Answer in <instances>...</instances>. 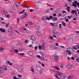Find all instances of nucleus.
I'll return each mask as SVG.
<instances>
[{
  "instance_id": "4be33fe9",
  "label": "nucleus",
  "mask_w": 79,
  "mask_h": 79,
  "mask_svg": "<svg viewBox=\"0 0 79 79\" xmlns=\"http://www.w3.org/2000/svg\"><path fill=\"white\" fill-rule=\"evenodd\" d=\"M56 35H61V33L60 32H57V33H56Z\"/></svg>"
},
{
  "instance_id": "f3484780",
  "label": "nucleus",
  "mask_w": 79,
  "mask_h": 79,
  "mask_svg": "<svg viewBox=\"0 0 79 79\" xmlns=\"http://www.w3.org/2000/svg\"><path fill=\"white\" fill-rule=\"evenodd\" d=\"M1 12L2 13H4V14H5L6 15V14H7V12L6 11V10H3L2 11H1Z\"/></svg>"
},
{
  "instance_id": "8fccbe9b",
  "label": "nucleus",
  "mask_w": 79,
  "mask_h": 79,
  "mask_svg": "<svg viewBox=\"0 0 79 79\" xmlns=\"http://www.w3.org/2000/svg\"><path fill=\"white\" fill-rule=\"evenodd\" d=\"M15 32H16V33L18 34H19V32L18 31V30H15Z\"/></svg>"
},
{
  "instance_id": "bb28decb",
  "label": "nucleus",
  "mask_w": 79,
  "mask_h": 79,
  "mask_svg": "<svg viewBox=\"0 0 79 79\" xmlns=\"http://www.w3.org/2000/svg\"><path fill=\"white\" fill-rule=\"evenodd\" d=\"M52 32H53V34H56V33L57 32V31H56V30H53L52 31Z\"/></svg>"
},
{
  "instance_id": "a19ab883",
  "label": "nucleus",
  "mask_w": 79,
  "mask_h": 79,
  "mask_svg": "<svg viewBox=\"0 0 79 79\" xmlns=\"http://www.w3.org/2000/svg\"><path fill=\"white\" fill-rule=\"evenodd\" d=\"M72 48L73 49H74V50H77V48H76L74 46L72 47Z\"/></svg>"
},
{
  "instance_id": "4d7b16f0",
  "label": "nucleus",
  "mask_w": 79,
  "mask_h": 79,
  "mask_svg": "<svg viewBox=\"0 0 79 79\" xmlns=\"http://www.w3.org/2000/svg\"><path fill=\"white\" fill-rule=\"evenodd\" d=\"M71 48H67V49L70 52V51H71Z\"/></svg>"
},
{
  "instance_id": "7c9ffc66",
  "label": "nucleus",
  "mask_w": 79,
  "mask_h": 79,
  "mask_svg": "<svg viewBox=\"0 0 79 79\" xmlns=\"http://www.w3.org/2000/svg\"><path fill=\"white\" fill-rule=\"evenodd\" d=\"M23 7H24L25 8H28L29 7H27V5H25L24 6H22Z\"/></svg>"
},
{
  "instance_id": "f704fd0d",
  "label": "nucleus",
  "mask_w": 79,
  "mask_h": 79,
  "mask_svg": "<svg viewBox=\"0 0 79 79\" xmlns=\"http://www.w3.org/2000/svg\"><path fill=\"white\" fill-rule=\"evenodd\" d=\"M24 17L25 18H26V17L27 16V13L25 12L24 13Z\"/></svg>"
},
{
  "instance_id": "052dcab7",
  "label": "nucleus",
  "mask_w": 79,
  "mask_h": 79,
  "mask_svg": "<svg viewBox=\"0 0 79 79\" xmlns=\"http://www.w3.org/2000/svg\"><path fill=\"white\" fill-rule=\"evenodd\" d=\"M24 50V48H21L20 50H19V51H23V50Z\"/></svg>"
},
{
  "instance_id": "79ce46f5",
  "label": "nucleus",
  "mask_w": 79,
  "mask_h": 79,
  "mask_svg": "<svg viewBox=\"0 0 79 79\" xmlns=\"http://www.w3.org/2000/svg\"><path fill=\"white\" fill-rule=\"evenodd\" d=\"M18 77H20V78H21L22 77V76L21 75H18L17 76Z\"/></svg>"
},
{
  "instance_id": "680f3d73",
  "label": "nucleus",
  "mask_w": 79,
  "mask_h": 79,
  "mask_svg": "<svg viewBox=\"0 0 79 79\" xmlns=\"http://www.w3.org/2000/svg\"><path fill=\"white\" fill-rule=\"evenodd\" d=\"M50 39L51 40H52V39H53V37L52 36H50Z\"/></svg>"
},
{
  "instance_id": "774afa93",
  "label": "nucleus",
  "mask_w": 79,
  "mask_h": 79,
  "mask_svg": "<svg viewBox=\"0 0 79 79\" xmlns=\"http://www.w3.org/2000/svg\"><path fill=\"white\" fill-rule=\"evenodd\" d=\"M17 78H18L16 77V76L14 77H13L14 79H17Z\"/></svg>"
},
{
  "instance_id": "7ed1b4c3",
  "label": "nucleus",
  "mask_w": 79,
  "mask_h": 79,
  "mask_svg": "<svg viewBox=\"0 0 79 79\" xmlns=\"http://www.w3.org/2000/svg\"><path fill=\"white\" fill-rule=\"evenodd\" d=\"M36 70L37 71L39 72V73L40 74H42L43 70L41 68V67L39 66H36Z\"/></svg>"
},
{
  "instance_id": "2f4dec72",
  "label": "nucleus",
  "mask_w": 79,
  "mask_h": 79,
  "mask_svg": "<svg viewBox=\"0 0 79 79\" xmlns=\"http://www.w3.org/2000/svg\"><path fill=\"white\" fill-rule=\"evenodd\" d=\"M24 18H25L24 17V16L22 15V16L20 18V19H24Z\"/></svg>"
},
{
  "instance_id": "ea45409f",
  "label": "nucleus",
  "mask_w": 79,
  "mask_h": 79,
  "mask_svg": "<svg viewBox=\"0 0 79 79\" xmlns=\"http://www.w3.org/2000/svg\"><path fill=\"white\" fill-rule=\"evenodd\" d=\"M45 13H49V12H50V10L48 9H47L45 10Z\"/></svg>"
},
{
  "instance_id": "e433bc0d",
  "label": "nucleus",
  "mask_w": 79,
  "mask_h": 79,
  "mask_svg": "<svg viewBox=\"0 0 79 79\" xmlns=\"http://www.w3.org/2000/svg\"><path fill=\"white\" fill-rule=\"evenodd\" d=\"M70 49H71L70 51V52L72 53H74V50H73V49L72 48Z\"/></svg>"
},
{
  "instance_id": "473e14b6",
  "label": "nucleus",
  "mask_w": 79,
  "mask_h": 79,
  "mask_svg": "<svg viewBox=\"0 0 79 79\" xmlns=\"http://www.w3.org/2000/svg\"><path fill=\"white\" fill-rule=\"evenodd\" d=\"M73 79V77H72V76H69L68 78V79Z\"/></svg>"
},
{
  "instance_id": "39448f33",
  "label": "nucleus",
  "mask_w": 79,
  "mask_h": 79,
  "mask_svg": "<svg viewBox=\"0 0 79 79\" xmlns=\"http://www.w3.org/2000/svg\"><path fill=\"white\" fill-rule=\"evenodd\" d=\"M36 57L38 58H39L41 61H45V59L43 56H40V55H37Z\"/></svg>"
},
{
  "instance_id": "9b49d317",
  "label": "nucleus",
  "mask_w": 79,
  "mask_h": 79,
  "mask_svg": "<svg viewBox=\"0 0 79 79\" xmlns=\"http://www.w3.org/2000/svg\"><path fill=\"white\" fill-rule=\"evenodd\" d=\"M69 42L70 44L73 43V38L71 37H69Z\"/></svg>"
},
{
  "instance_id": "412c9836",
  "label": "nucleus",
  "mask_w": 79,
  "mask_h": 79,
  "mask_svg": "<svg viewBox=\"0 0 79 79\" xmlns=\"http://www.w3.org/2000/svg\"><path fill=\"white\" fill-rule=\"evenodd\" d=\"M30 37L32 40H35V36H30Z\"/></svg>"
},
{
  "instance_id": "72a5a7b5",
  "label": "nucleus",
  "mask_w": 79,
  "mask_h": 79,
  "mask_svg": "<svg viewBox=\"0 0 79 79\" xmlns=\"http://www.w3.org/2000/svg\"><path fill=\"white\" fill-rule=\"evenodd\" d=\"M14 51H15V48H12L10 49V52H12Z\"/></svg>"
},
{
  "instance_id": "f03ea898",
  "label": "nucleus",
  "mask_w": 79,
  "mask_h": 79,
  "mask_svg": "<svg viewBox=\"0 0 79 79\" xmlns=\"http://www.w3.org/2000/svg\"><path fill=\"white\" fill-rule=\"evenodd\" d=\"M57 74L59 76H60V77L61 79H64L66 77V75L64 73H63L58 72Z\"/></svg>"
},
{
  "instance_id": "f8f14e48",
  "label": "nucleus",
  "mask_w": 79,
  "mask_h": 79,
  "mask_svg": "<svg viewBox=\"0 0 79 79\" xmlns=\"http://www.w3.org/2000/svg\"><path fill=\"white\" fill-rule=\"evenodd\" d=\"M3 68L2 67H0V74H2L3 73V70L2 69Z\"/></svg>"
},
{
  "instance_id": "4468645a",
  "label": "nucleus",
  "mask_w": 79,
  "mask_h": 79,
  "mask_svg": "<svg viewBox=\"0 0 79 79\" xmlns=\"http://www.w3.org/2000/svg\"><path fill=\"white\" fill-rule=\"evenodd\" d=\"M35 28L37 30H39V29H40V26L39 25H37L35 26Z\"/></svg>"
},
{
  "instance_id": "9d476101",
  "label": "nucleus",
  "mask_w": 79,
  "mask_h": 79,
  "mask_svg": "<svg viewBox=\"0 0 79 79\" xmlns=\"http://www.w3.org/2000/svg\"><path fill=\"white\" fill-rule=\"evenodd\" d=\"M36 34L38 36H40L41 35V33L39 31H36Z\"/></svg>"
},
{
  "instance_id": "13d9d810",
  "label": "nucleus",
  "mask_w": 79,
  "mask_h": 79,
  "mask_svg": "<svg viewBox=\"0 0 79 79\" xmlns=\"http://www.w3.org/2000/svg\"><path fill=\"white\" fill-rule=\"evenodd\" d=\"M62 13H63V14H64V13H66V11L64 10L62 11Z\"/></svg>"
},
{
  "instance_id": "0e129e2a",
  "label": "nucleus",
  "mask_w": 79,
  "mask_h": 79,
  "mask_svg": "<svg viewBox=\"0 0 79 79\" xmlns=\"http://www.w3.org/2000/svg\"><path fill=\"white\" fill-rule=\"evenodd\" d=\"M41 19H42V20H43L44 21V20H45V17H43Z\"/></svg>"
},
{
  "instance_id": "393cba45",
  "label": "nucleus",
  "mask_w": 79,
  "mask_h": 79,
  "mask_svg": "<svg viewBox=\"0 0 79 79\" xmlns=\"http://www.w3.org/2000/svg\"><path fill=\"white\" fill-rule=\"evenodd\" d=\"M64 56H66L68 55V52L66 51H64Z\"/></svg>"
},
{
  "instance_id": "e2e57ef3",
  "label": "nucleus",
  "mask_w": 79,
  "mask_h": 79,
  "mask_svg": "<svg viewBox=\"0 0 79 79\" xmlns=\"http://www.w3.org/2000/svg\"><path fill=\"white\" fill-rule=\"evenodd\" d=\"M15 53H18V50L17 49H15Z\"/></svg>"
},
{
  "instance_id": "c9c22d12",
  "label": "nucleus",
  "mask_w": 79,
  "mask_h": 79,
  "mask_svg": "<svg viewBox=\"0 0 79 79\" xmlns=\"http://www.w3.org/2000/svg\"><path fill=\"white\" fill-rule=\"evenodd\" d=\"M72 16H69V15H68L67 16V18H68V19H71L72 18Z\"/></svg>"
},
{
  "instance_id": "4c0bfd02",
  "label": "nucleus",
  "mask_w": 79,
  "mask_h": 79,
  "mask_svg": "<svg viewBox=\"0 0 79 79\" xmlns=\"http://www.w3.org/2000/svg\"><path fill=\"white\" fill-rule=\"evenodd\" d=\"M13 10L12 9V8H11V9L10 10V13H13Z\"/></svg>"
},
{
  "instance_id": "0eeeda50",
  "label": "nucleus",
  "mask_w": 79,
  "mask_h": 79,
  "mask_svg": "<svg viewBox=\"0 0 79 79\" xmlns=\"http://www.w3.org/2000/svg\"><path fill=\"white\" fill-rule=\"evenodd\" d=\"M5 63L6 64H8V65H9V66H12V63H11L8 60L6 61Z\"/></svg>"
},
{
  "instance_id": "58836bf2",
  "label": "nucleus",
  "mask_w": 79,
  "mask_h": 79,
  "mask_svg": "<svg viewBox=\"0 0 79 79\" xmlns=\"http://www.w3.org/2000/svg\"><path fill=\"white\" fill-rule=\"evenodd\" d=\"M53 49H54V50H56V49H58V47H57L55 45V46L54 47V48H53Z\"/></svg>"
},
{
  "instance_id": "aec40b11",
  "label": "nucleus",
  "mask_w": 79,
  "mask_h": 79,
  "mask_svg": "<svg viewBox=\"0 0 79 79\" xmlns=\"http://www.w3.org/2000/svg\"><path fill=\"white\" fill-rule=\"evenodd\" d=\"M0 31L2 32H5V30L4 29H2V28H0Z\"/></svg>"
},
{
  "instance_id": "864d4df0",
  "label": "nucleus",
  "mask_w": 79,
  "mask_h": 79,
  "mask_svg": "<svg viewBox=\"0 0 79 79\" xmlns=\"http://www.w3.org/2000/svg\"><path fill=\"white\" fill-rule=\"evenodd\" d=\"M19 54H20L21 56H23V55H24V53H19Z\"/></svg>"
},
{
  "instance_id": "3c124183",
  "label": "nucleus",
  "mask_w": 79,
  "mask_h": 79,
  "mask_svg": "<svg viewBox=\"0 0 79 79\" xmlns=\"http://www.w3.org/2000/svg\"><path fill=\"white\" fill-rule=\"evenodd\" d=\"M73 3H75V4H76L77 5V1H74Z\"/></svg>"
},
{
  "instance_id": "5701e85b",
  "label": "nucleus",
  "mask_w": 79,
  "mask_h": 79,
  "mask_svg": "<svg viewBox=\"0 0 79 79\" xmlns=\"http://www.w3.org/2000/svg\"><path fill=\"white\" fill-rule=\"evenodd\" d=\"M17 9V8L16 7H15V6H14L12 8V9H13V10H14V11H15Z\"/></svg>"
},
{
  "instance_id": "f257e3e1",
  "label": "nucleus",
  "mask_w": 79,
  "mask_h": 79,
  "mask_svg": "<svg viewBox=\"0 0 79 79\" xmlns=\"http://www.w3.org/2000/svg\"><path fill=\"white\" fill-rule=\"evenodd\" d=\"M16 69L19 72H21L23 73L24 72V66L21 65H17L16 67Z\"/></svg>"
},
{
  "instance_id": "cd10ccee",
  "label": "nucleus",
  "mask_w": 79,
  "mask_h": 79,
  "mask_svg": "<svg viewBox=\"0 0 79 79\" xmlns=\"http://www.w3.org/2000/svg\"><path fill=\"white\" fill-rule=\"evenodd\" d=\"M25 12V10H23V11L22 12H20L19 13V14H23V13H24Z\"/></svg>"
},
{
  "instance_id": "de8ad7c7",
  "label": "nucleus",
  "mask_w": 79,
  "mask_h": 79,
  "mask_svg": "<svg viewBox=\"0 0 79 79\" xmlns=\"http://www.w3.org/2000/svg\"><path fill=\"white\" fill-rule=\"evenodd\" d=\"M60 68H61V69H62V68H63V64H61L60 65Z\"/></svg>"
},
{
  "instance_id": "423d86ee",
  "label": "nucleus",
  "mask_w": 79,
  "mask_h": 79,
  "mask_svg": "<svg viewBox=\"0 0 79 79\" xmlns=\"http://www.w3.org/2000/svg\"><path fill=\"white\" fill-rule=\"evenodd\" d=\"M71 12L72 14H74V13H75V15L76 16V18H78L77 16V11H76V10H72L71 11Z\"/></svg>"
},
{
  "instance_id": "c756f323",
  "label": "nucleus",
  "mask_w": 79,
  "mask_h": 79,
  "mask_svg": "<svg viewBox=\"0 0 79 79\" xmlns=\"http://www.w3.org/2000/svg\"><path fill=\"white\" fill-rule=\"evenodd\" d=\"M6 17V18H10V15L8 14L6 15H5Z\"/></svg>"
},
{
  "instance_id": "dca6fc26",
  "label": "nucleus",
  "mask_w": 79,
  "mask_h": 79,
  "mask_svg": "<svg viewBox=\"0 0 79 79\" xmlns=\"http://www.w3.org/2000/svg\"><path fill=\"white\" fill-rule=\"evenodd\" d=\"M2 68L4 70H5V71H7V70L8 69V68L6 66H3L2 67Z\"/></svg>"
},
{
  "instance_id": "5fc2aeb1",
  "label": "nucleus",
  "mask_w": 79,
  "mask_h": 79,
  "mask_svg": "<svg viewBox=\"0 0 79 79\" xmlns=\"http://www.w3.org/2000/svg\"><path fill=\"white\" fill-rule=\"evenodd\" d=\"M76 61L77 62H79V57H78L76 60Z\"/></svg>"
},
{
  "instance_id": "6e6d98bb",
  "label": "nucleus",
  "mask_w": 79,
  "mask_h": 79,
  "mask_svg": "<svg viewBox=\"0 0 79 79\" xmlns=\"http://www.w3.org/2000/svg\"><path fill=\"white\" fill-rule=\"evenodd\" d=\"M12 31V29H9L8 30V32H11Z\"/></svg>"
},
{
  "instance_id": "a878e982",
  "label": "nucleus",
  "mask_w": 79,
  "mask_h": 79,
  "mask_svg": "<svg viewBox=\"0 0 79 79\" xmlns=\"http://www.w3.org/2000/svg\"><path fill=\"white\" fill-rule=\"evenodd\" d=\"M62 24L63 26H64V27H65V26L66 23H64V21H62Z\"/></svg>"
},
{
  "instance_id": "c85d7f7f",
  "label": "nucleus",
  "mask_w": 79,
  "mask_h": 79,
  "mask_svg": "<svg viewBox=\"0 0 79 79\" xmlns=\"http://www.w3.org/2000/svg\"><path fill=\"white\" fill-rule=\"evenodd\" d=\"M54 68H55V69H56L57 70H60V69H59V68H58L57 66H55L54 67Z\"/></svg>"
},
{
  "instance_id": "49530a36",
  "label": "nucleus",
  "mask_w": 79,
  "mask_h": 79,
  "mask_svg": "<svg viewBox=\"0 0 79 79\" xmlns=\"http://www.w3.org/2000/svg\"><path fill=\"white\" fill-rule=\"evenodd\" d=\"M66 52L67 53H69V55H71V53L70 52L66 50Z\"/></svg>"
},
{
  "instance_id": "6e6552de",
  "label": "nucleus",
  "mask_w": 79,
  "mask_h": 79,
  "mask_svg": "<svg viewBox=\"0 0 79 79\" xmlns=\"http://www.w3.org/2000/svg\"><path fill=\"white\" fill-rule=\"evenodd\" d=\"M67 67L69 69H71L72 68H73V65H67Z\"/></svg>"
},
{
  "instance_id": "603ef678",
  "label": "nucleus",
  "mask_w": 79,
  "mask_h": 79,
  "mask_svg": "<svg viewBox=\"0 0 79 79\" xmlns=\"http://www.w3.org/2000/svg\"><path fill=\"white\" fill-rule=\"evenodd\" d=\"M45 18H47L46 19V20H50V18H48V17H45Z\"/></svg>"
},
{
  "instance_id": "a211bd4d",
  "label": "nucleus",
  "mask_w": 79,
  "mask_h": 79,
  "mask_svg": "<svg viewBox=\"0 0 79 79\" xmlns=\"http://www.w3.org/2000/svg\"><path fill=\"white\" fill-rule=\"evenodd\" d=\"M53 21H57L58 20V18L56 17H53L52 18Z\"/></svg>"
},
{
  "instance_id": "20e7f679",
  "label": "nucleus",
  "mask_w": 79,
  "mask_h": 79,
  "mask_svg": "<svg viewBox=\"0 0 79 79\" xmlns=\"http://www.w3.org/2000/svg\"><path fill=\"white\" fill-rule=\"evenodd\" d=\"M39 49L40 50H45V43H43L41 45H40L38 46Z\"/></svg>"
},
{
  "instance_id": "bf43d9fd",
  "label": "nucleus",
  "mask_w": 79,
  "mask_h": 79,
  "mask_svg": "<svg viewBox=\"0 0 79 79\" xmlns=\"http://www.w3.org/2000/svg\"><path fill=\"white\" fill-rule=\"evenodd\" d=\"M35 9H36V10H39V6H36L35 7Z\"/></svg>"
},
{
  "instance_id": "6ab92c4d",
  "label": "nucleus",
  "mask_w": 79,
  "mask_h": 79,
  "mask_svg": "<svg viewBox=\"0 0 79 79\" xmlns=\"http://www.w3.org/2000/svg\"><path fill=\"white\" fill-rule=\"evenodd\" d=\"M31 71L32 73H34V67L32 66L31 67Z\"/></svg>"
},
{
  "instance_id": "09e8293b",
  "label": "nucleus",
  "mask_w": 79,
  "mask_h": 79,
  "mask_svg": "<svg viewBox=\"0 0 79 79\" xmlns=\"http://www.w3.org/2000/svg\"><path fill=\"white\" fill-rule=\"evenodd\" d=\"M28 24L29 25H32V24H33V23H32L31 22H28Z\"/></svg>"
},
{
  "instance_id": "c03bdc74",
  "label": "nucleus",
  "mask_w": 79,
  "mask_h": 79,
  "mask_svg": "<svg viewBox=\"0 0 79 79\" xmlns=\"http://www.w3.org/2000/svg\"><path fill=\"white\" fill-rule=\"evenodd\" d=\"M50 24L51 26H52V27H54V26H55L54 23H50Z\"/></svg>"
},
{
  "instance_id": "69168bd1",
  "label": "nucleus",
  "mask_w": 79,
  "mask_h": 79,
  "mask_svg": "<svg viewBox=\"0 0 79 79\" xmlns=\"http://www.w3.org/2000/svg\"><path fill=\"white\" fill-rule=\"evenodd\" d=\"M28 40H26L24 42L25 44H26L27 43H28Z\"/></svg>"
},
{
  "instance_id": "1a4fd4ad",
  "label": "nucleus",
  "mask_w": 79,
  "mask_h": 79,
  "mask_svg": "<svg viewBox=\"0 0 79 79\" xmlns=\"http://www.w3.org/2000/svg\"><path fill=\"white\" fill-rule=\"evenodd\" d=\"M54 60L57 61L59 60V59L58 58V56H54Z\"/></svg>"
},
{
  "instance_id": "b1692460",
  "label": "nucleus",
  "mask_w": 79,
  "mask_h": 79,
  "mask_svg": "<svg viewBox=\"0 0 79 79\" xmlns=\"http://www.w3.org/2000/svg\"><path fill=\"white\" fill-rule=\"evenodd\" d=\"M72 6H74L75 8L77 7V4H75L74 3H73Z\"/></svg>"
},
{
  "instance_id": "338daca9",
  "label": "nucleus",
  "mask_w": 79,
  "mask_h": 79,
  "mask_svg": "<svg viewBox=\"0 0 79 79\" xmlns=\"http://www.w3.org/2000/svg\"><path fill=\"white\" fill-rule=\"evenodd\" d=\"M9 23H7V24L6 25V27H8V25H9Z\"/></svg>"
},
{
  "instance_id": "ddd939ff",
  "label": "nucleus",
  "mask_w": 79,
  "mask_h": 79,
  "mask_svg": "<svg viewBox=\"0 0 79 79\" xmlns=\"http://www.w3.org/2000/svg\"><path fill=\"white\" fill-rule=\"evenodd\" d=\"M28 55L30 56H32L34 55V54H33V53L31 51L28 52Z\"/></svg>"
},
{
  "instance_id": "a18cd8bd",
  "label": "nucleus",
  "mask_w": 79,
  "mask_h": 79,
  "mask_svg": "<svg viewBox=\"0 0 79 79\" xmlns=\"http://www.w3.org/2000/svg\"><path fill=\"white\" fill-rule=\"evenodd\" d=\"M62 25L61 24H59V28H62Z\"/></svg>"
},
{
  "instance_id": "2eb2a0df",
  "label": "nucleus",
  "mask_w": 79,
  "mask_h": 79,
  "mask_svg": "<svg viewBox=\"0 0 79 79\" xmlns=\"http://www.w3.org/2000/svg\"><path fill=\"white\" fill-rule=\"evenodd\" d=\"M54 77L56 78L57 79H61L58 76V75L56 74H54Z\"/></svg>"
},
{
  "instance_id": "37998d69",
  "label": "nucleus",
  "mask_w": 79,
  "mask_h": 79,
  "mask_svg": "<svg viewBox=\"0 0 79 79\" xmlns=\"http://www.w3.org/2000/svg\"><path fill=\"white\" fill-rule=\"evenodd\" d=\"M65 18V16H62V17L60 18L61 19H64Z\"/></svg>"
}]
</instances>
